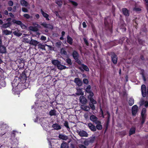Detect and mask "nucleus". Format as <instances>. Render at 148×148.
Returning a JSON list of instances; mask_svg holds the SVG:
<instances>
[{
	"label": "nucleus",
	"mask_w": 148,
	"mask_h": 148,
	"mask_svg": "<svg viewBox=\"0 0 148 148\" xmlns=\"http://www.w3.org/2000/svg\"><path fill=\"white\" fill-rule=\"evenodd\" d=\"M94 104H93V103H89V106L92 109V110H94L95 109V106L94 105Z\"/></svg>",
	"instance_id": "48"
},
{
	"label": "nucleus",
	"mask_w": 148,
	"mask_h": 148,
	"mask_svg": "<svg viewBox=\"0 0 148 148\" xmlns=\"http://www.w3.org/2000/svg\"><path fill=\"white\" fill-rule=\"evenodd\" d=\"M61 54H63L65 55H67V52L65 49L62 48L61 49Z\"/></svg>",
	"instance_id": "39"
},
{
	"label": "nucleus",
	"mask_w": 148,
	"mask_h": 148,
	"mask_svg": "<svg viewBox=\"0 0 148 148\" xmlns=\"http://www.w3.org/2000/svg\"><path fill=\"white\" fill-rule=\"evenodd\" d=\"M19 78L21 86H25V87L27 88L29 86V83L28 82H26L27 77L25 71L22 73Z\"/></svg>",
	"instance_id": "1"
},
{
	"label": "nucleus",
	"mask_w": 148,
	"mask_h": 148,
	"mask_svg": "<svg viewBox=\"0 0 148 148\" xmlns=\"http://www.w3.org/2000/svg\"><path fill=\"white\" fill-rule=\"evenodd\" d=\"M83 40L86 45L87 46H88L89 45V43L86 39L85 38H84Z\"/></svg>",
	"instance_id": "51"
},
{
	"label": "nucleus",
	"mask_w": 148,
	"mask_h": 148,
	"mask_svg": "<svg viewBox=\"0 0 148 148\" xmlns=\"http://www.w3.org/2000/svg\"><path fill=\"white\" fill-rule=\"evenodd\" d=\"M51 62L53 65L56 66L58 69L60 70L65 69L66 68L65 66L61 64L60 62L57 60H52Z\"/></svg>",
	"instance_id": "3"
},
{
	"label": "nucleus",
	"mask_w": 148,
	"mask_h": 148,
	"mask_svg": "<svg viewBox=\"0 0 148 148\" xmlns=\"http://www.w3.org/2000/svg\"><path fill=\"white\" fill-rule=\"evenodd\" d=\"M49 114L51 116H56V110L55 109L51 110L49 112Z\"/></svg>",
	"instance_id": "28"
},
{
	"label": "nucleus",
	"mask_w": 148,
	"mask_h": 148,
	"mask_svg": "<svg viewBox=\"0 0 148 148\" xmlns=\"http://www.w3.org/2000/svg\"><path fill=\"white\" fill-rule=\"evenodd\" d=\"M12 87V91L13 92L14 94L15 93V92L16 91L17 88L19 84H21V83L19 81V78L17 76L14 77V79L12 82L11 83Z\"/></svg>",
	"instance_id": "2"
},
{
	"label": "nucleus",
	"mask_w": 148,
	"mask_h": 148,
	"mask_svg": "<svg viewBox=\"0 0 148 148\" xmlns=\"http://www.w3.org/2000/svg\"><path fill=\"white\" fill-rule=\"evenodd\" d=\"M76 132L78 134L80 137H87L88 136V134L87 133V132L83 130H80L79 131V130H77L76 131Z\"/></svg>",
	"instance_id": "9"
},
{
	"label": "nucleus",
	"mask_w": 148,
	"mask_h": 148,
	"mask_svg": "<svg viewBox=\"0 0 148 148\" xmlns=\"http://www.w3.org/2000/svg\"><path fill=\"white\" fill-rule=\"evenodd\" d=\"M73 38L70 37L69 35L67 36L66 41L70 45H72L73 43Z\"/></svg>",
	"instance_id": "21"
},
{
	"label": "nucleus",
	"mask_w": 148,
	"mask_h": 148,
	"mask_svg": "<svg viewBox=\"0 0 148 148\" xmlns=\"http://www.w3.org/2000/svg\"><path fill=\"white\" fill-rule=\"evenodd\" d=\"M12 22L14 24H16L17 25H20L21 27L22 28L25 27V25L20 21L16 20L14 19L12 20Z\"/></svg>",
	"instance_id": "14"
},
{
	"label": "nucleus",
	"mask_w": 148,
	"mask_h": 148,
	"mask_svg": "<svg viewBox=\"0 0 148 148\" xmlns=\"http://www.w3.org/2000/svg\"><path fill=\"white\" fill-rule=\"evenodd\" d=\"M55 3L57 4L58 6L61 7L63 4L62 0H55Z\"/></svg>",
	"instance_id": "26"
},
{
	"label": "nucleus",
	"mask_w": 148,
	"mask_h": 148,
	"mask_svg": "<svg viewBox=\"0 0 148 148\" xmlns=\"http://www.w3.org/2000/svg\"><path fill=\"white\" fill-rule=\"evenodd\" d=\"M83 109L85 111H88L89 110L90 108L89 106H85Z\"/></svg>",
	"instance_id": "47"
},
{
	"label": "nucleus",
	"mask_w": 148,
	"mask_h": 148,
	"mask_svg": "<svg viewBox=\"0 0 148 148\" xmlns=\"http://www.w3.org/2000/svg\"><path fill=\"white\" fill-rule=\"evenodd\" d=\"M138 110V107L136 105H134L132 107V114L133 116L136 114Z\"/></svg>",
	"instance_id": "13"
},
{
	"label": "nucleus",
	"mask_w": 148,
	"mask_h": 148,
	"mask_svg": "<svg viewBox=\"0 0 148 148\" xmlns=\"http://www.w3.org/2000/svg\"><path fill=\"white\" fill-rule=\"evenodd\" d=\"M3 34L5 35H8L9 34V31L7 29L3 31Z\"/></svg>",
	"instance_id": "44"
},
{
	"label": "nucleus",
	"mask_w": 148,
	"mask_h": 148,
	"mask_svg": "<svg viewBox=\"0 0 148 148\" xmlns=\"http://www.w3.org/2000/svg\"><path fill=\"white\" fill-rule=\"evenodd\" d=\"M0 51L1 53H5L6 52L5 48L2 46H0Z\"/></svg>",
	"instance_id": "36"
},
{
	"label": "nucleus",
	"mask_w": 148,
	"mask_h": 148,
	"mask_svg": "<svg viewBox=\"0 0 148 148\" xmlns=\"http://www.w3.org/2000/svg\"><path fill=\"white\" fill-rule=\"evenodd\" d=\"M101 123H97V124H97L96 127V129H97L98 130H101L102 129V125H101Z\"/></svg>",
	"instance_id": "37"
},
{
	"label": "nucleus",
	"mask_w": 148,
	"mask_h": 148,
	"mask_svg": "<svg viewBox=\"0 0 148 148\" xmlns=\"http://www.w3.org/2000/svg\"><path fill=\"white\" fill-rule=\"evenodd\" d=\"M66 63L70 65H71L72 64V63L71 62V60L69 58H67L66 60Z\"/></svg>",
	"instance_id": "43"
},
{
	"label": "nucleus",
	"mask_w": 148,
	"mask_h": 148,
	"mask_svg": "<svg viewBox=\"0 0 148 148\" xmlns=\"http://www.w3.org/2000/svg\"><path fill=\"white\" fill-rule=\"evenodd\" d=\"M73 58L75 60V62L79 65L81 64V62L79 59V54L75 50H74L72 54Z\"/></svg>",
	"instance_id": "6"
},
{
	"label": "nucleus",
	"mask_w": 148,
	"mask_h": 148,
	"mask_svg": "<svg viewBox=\"0 0 148 148\" xmlns=\"http://www.w3.org/2000/svg\"><path fill=\"white\" fill-rule=\"evenodd\" d=\"M61 45V42H58L56 43V46L58 47H60Z\"/></svg>",
	"instance_id": "54"
},
{
	"label": "nucleus",
	"mask_w": 148,
	"mask_h": 148,
	"mask_svg": "<svg viewBox=\"0 0 148 148\" xmlns=\"http://www.w3.org/2000/svg\"><path fill=\"white\" fill-rule=\"evenodd\" d=\"M69 2H71L72 4L75 6H77L78 5L77 3L75 1L72 0H70Z\"/></svg>",
	"instance_id": "45"
},
{
	"label": "nucleus",
	"mask_w": 148,
	"mask_h": 148,
	"mask_svg": "<svg viewBox=\"0 0 148 148\" xmlns=\"http://www.w3.org/2000/svg\"><path fill=\"white\" fill-rule=\"evenodd\" d=\"M136 129L134 127L131 128L129 131V135L130 136L133 134H135V132Z\"/></svg>",
	"instance_id": "29"
},
{
	"label": "nucleus",
	"mask_w": 148,
	"mask_h": 148,
	"mask_svg": "<svg viewBox=\"0 0 148 148\" xmlns=\"http://www.w3.org/2000/svg\"><path fill=\"white\" fill-rule=\"evenodd\" d=\"M40 25L44 28H48L51 29H53V27L52 25L50 24H47L46 22H43Z\"/></svg>",
	"instance_id": "12"
},
{
	"label": "nucleus",
	"mask_w": 148,
	"mask_h": 148,
	"mask_svg": "<svg viewBox=\"0 0 148 148\" xmlns=\"http://www.w3.org/2000/svg\"><path fill=\"white\" fill-rule=\"evenodd\" d=\"M82 25L83 28H86L87 27V25H86V23L85 22H84L82 23Z\"/></svg>",
	"instance_id": "64"
},
{
	"label": "nucleus",
	"mask_w": 148,
	"mask_h": 148,
	"mask_svg": "<svg viewBox=\"0 0 148 148\" xmlns=\"http://www.w3.org/2000/svg\"><path fill=\"white\" fill-rule=\"evenodd\" d=\"M144 105V106L146 108H147L148 107V100L145 101Z\"/></svg>",
	"instance_id": "60"
},
{
	"label": "nucleus",
	"mask_w": 148,
	"mask_h": 148,
	"mask_svg": "<svg viewBox=\"0 0 148 148\" xmlns=\"http://www.w3.org/2000/svg\"><path fill=\"white\" fill-rule=\"evenodd\" d=\"M9 26V23H8L5 24L3 25V27L5 28H6L8 27Z\"/></svg>",
	"instance_id": "55"
},
{
	"label": "nucleus",
	"mask_w": 148,
	"mask_h": 148,
	"mask_svg": "<svg viewBox=\"0 0 148 148\" xmlns=\"http://www.w3.org/2000/svg\"><path fill=\"white\" fill-rule=\"evenodd\" d=\"M68 144L66 142L62 143L61 145V148H68Z\"/></svg>",
	"instance_id": "33"
},
{
	"label": "nucleus",
	"mask_w": 148,
	"mask_h": 148,
	"mask_svg": "<svg viewBox=\"0 0 148 148\" xmlns=\"http://www.w3.org/2000/svg\"><path fill=\"white\" fill-rule=\"evenodd\" d=\"M18 132L15 130H13L12 132H11V138H10L11 139H12V138H13V139L15 137V135L16 133H18Z\"/></svg>",
	"instance_id": "30"
},
{
	"label": "nucleus",
	"mask_w": 148,
	"mask_h": 148,
	"mask_svg": "<svg viewBox=\"0 0 148 148\" xmlns=\"http://www.w3.org/2000/svg\"><path fill=\"white\" fill-rule=\"evenodd\" d=\"M13 34L14 35L18 37H19L22 35V34L20 33L18 29L14 31L13 32Z\"/></svg>",
	"instance_id": "24"
},
{
	"label": "nucleus",
	"mask_w": 148,
	"mask_h": 148,
	"mask_svg": "<svg viewBox=\"0 0 148 148\" xmlns=\"http://www.w3.org/2000/svg\"><path fill=\"white\" fill-rule=\"evenodd\" d=\"M64 125L66 127L67 130L69 131V130H70V128L69 127V123L67 121H65L64 123Z\"/></svg>",
	"instance_id": "32"
},
{
	"label": "nucleus",
	"mask_w": 148,
	"mask_h": 148,
	"mask_svg": "<svg viewBox=\"0 0 148 148\" xmlns=\"http://www.w3.org/2000/svg\"><path fill=\"white\" fill-rule=\"evenodd\" d=\"M88 99H89L91 103H93V104H96L97 103V101L92 97H90V98H88Z\"/></svg>",
	"instance_id": "38"
},
{
	"label": "nucleus",
	"mask_w": 148,
	"mask_h": 148,
	"mask_svg": "<svg viewBox=\"0 0 148 148\" xmlns=\"http://www.w3.org/2000/svg\"><path fill=\"white\" fill-rule=\"evenodd\" d=\"M108 126H109V125H105V130L104 131V134H105L108 128Z\"/></svg>",
	"instance_id": "63"
},
{
	"label": "nucleus",
	"mask_w": 148,
	"mask_h": 148,
	"mask_svg": "<svg viewBox=\"0 0 148 148\" xmlns=\"http://www.w3.org/2000/svg\"><path fill=\"white\" fill-rule=\"evenodd\" d=\"M88 126L91 131L93 132L96 131V127L91 123H89L88 124Z\"/></svg>",
	"instance_id": "17"
},
{
	"label": "nucleus",
	"mask_w": 148,
	"mask_h": 148,
	"mask_svg": "<svg viewBox=\"0 0 148 148\" xmlns=\"http://www.w3.org/2000/svg\"><path fill=\"white\" fill-rule=\"evenodd\" d=\"M21 4L23 6L25 7L27 6L28 5V2L25 0H22L20 2Z\"/></svg>",
	"instance_id": "25"
},
{
	"label": "nucleus",
	"mask_w": 148,
	"mask_h": 148,
	"mask_svg": "<svg viewBox=\"0 0 148 148\" xmlns=\"http://www.w3.org/2000/svg\"><path fill=\"white\" fill-rule=\"evenodd\" d=\"M38 47L39 48L43 50H45V45H42L41 43H39L38 44Z\"/></svg>",
	"instance_id": "42"
},
{
	"label": "nucleus",
	"mask_w": 148,
	"mask_h": 148,
	"mask_svg": "<svg viewBox=\"0 0 148 148\" xmlns=\"http://www.w3.org/2000/svg\"><path fill=\"white\" fill-rule=\"evenodd\" d=\"M12 10V12H15L16 10V7L15 6L13 7V9L11 7H10V11Z\"/></svg>",
	"instance_id": "53"
},
{
	"label": "nucleus",
	"mask_w": 148,
	"mask_h": 148,
	"mask_svg": "<svg viewBox=\"0 0 148 148\" xmlns=\"http://www.w3.org/2000/svg\"><path fill=\"white\" fill-rule=\"evenodd\" d=\"M134 103V100L133 98H130L129 101V104L130 106H132Z\"/></svg>",
	"instance_id": "34"
},
{
	"label": "nucleus",
	"mask_w": 148,
	"mask_h": 148,
	"mask_svg": "<svg viewBox=\"0 0 148 148\" xmlns=\"http://www.w3.org/2000/svg\"><path fill=\"white\" fill-rule=\"evenodd\" d=\"M109 20L108 17H105L104 19V24L106 28L111 33L112 32V25L108 22V20Z\"/></svg>",
	"instance_id": "4"
},
{
	"label": "nucleus",
	"mask_w": 148,
	"mask_h": 148,
	"mask_svg": "<svg viewBox=\"0 0 148 148\" xmlns=\"http://www.w3.org/2000/svg\"><path fill=\"white\" fill-rule=\"evenodd\" d=\"M40 11L42 15L46 19L47 21H49V15L44 12L41 9H40Z\"/></svg>",
	"instance_id": "18"
},
{
	"label": "nucleus",
	"mask_w": 148,
	"mask_h": 148,
	"mask_svg": "<svg viewBox=\"0 0 148 148\" xmlns=\"http://www.w3.org/2000/svg\"><path fill=\"white\" fill-rule=\"evenodd\" d=\"M122 11L123 14L126 16H129V11L125 8H123L122 9Z\"/></svg>",
	"instance_id": "20"
},
{
	"label": "nucleus",
	"mask_w": 148,
	"mask_h": 148,
	"mask_svg": "<svg viewBox=\"0 0 148 148\" xmlns=\"http://www.w3.org/2000/svg\"><path fill=\"white\" fill-rule=\"evenodd\" d=\"M90 120L94 122L95 124L100 123L101 121L98 120L97 118L93 115H91L90 117Z\"/></svg>",
	"instance_id": "10"
},
{
	"label": "nucleus",
	"mask_w": 148,
	"mask_h": 148,
	"mask_svg": "<svg viewBox=\"0 0 148 148\" xmlns=\"http://www.w3.org/2000/svg\"><path fill=\"white\" fill-rule=\"evenodd\" d=\"M52 127H53L55 130H60L61 129V127L58 124L56 123L53 124L52 126Z\"/></svg>",
	"instance_id": "22"
},
{
	"label": "nucleus",
	"mask_w": 148,
	"mask_h": 148,
	"mask_svg": "<svg viewBox=\"0 0 148 148\" xmlns=\"http://www.w3.org/2000/svg\"><path fill=\"white\" fill-rule=\"evenodd\" d=\"M40 39L42 40L45 41L46 40V37L45 36H42L41 37Z\"/></svg>",
	"instance_id": "61"
},
{
	"label": "nucleus",
	"mask_w": 148,
	"mask_h": 148,
	"mask_svg": "<svg viewBox=\"0 0 148 148\" xmlns=\"http://www.w3.org/2000/svg\"><path fill=\"white\" fill-rule=\"evenodd\" d=\"M100 112L101 113V116L103 118H104V115L103 112V110H102V109L101 107H100ZM107 114L108 115V116L107 117V119L106 122V125H109V123L110 121V114L109 112L108 111H106V114H105V115H106V114Z\"/></svg>",
	"instance_id": "7"
},
{
	"label": "nucleus",
	"mask_w": 148,
	"mask_h": 148,
	"mask_svg": "<svg viewBox=\"0 0 148 148\" xmlns=\"http://www.w3.org/2000/svg\"><path fill=\"white\" fill-rule=\"evenodd\" d=\"M143 1L145 2L146 9L148 11V0H143Z\"/></svg>",
	"instance_id": "52"
},
{
	"label": "nucleus",
	"mask_w": 148,
	"mask_h": 148,
	"mask_svg": "<svg viewBox=\"0 0 148 148\" xmlns=\"http://www.w3.org/2000/svg\"><path fill=\"white\" fill-rule=\"evenodd\" d=\"M76 94L77 95H82L84 94V92H82L81 89L79 88L77 89V92L76 93Z\"/></svg>",
	"instance_id": "31"
},
{
	"label": "nucleus",
	"mask_w": 148,
	"mask_h": 148,
	"mask_svg": "<svg viewBox=\"0 0 148 148\" xmlns=\"http://www.w3.org/2000/svg\"><path fill=\"white\" fill-rule=\"evenodd\" d=\"M95 138L96 137L95 136L92 137L90 138L88 140L89 141L90 143H92L94 142V141L95 139Z\"/></svg>",
	"instance_id": "35"
},
{
	"label": "nucleus",
	"mask_w": 148,
	"mask_h": 148,
	"mask_svg": "<svg viewBox=\"0 0 148 148\" xmlns=\"http://www.w3.org/2000/svg\"><path fill=\"white\" fill-rule=\"evenodd\" d=\"M134 10L136 12H140L141 10V9L140 8L135 7L134 8Z\"/></svg>",
	"instance_id": "57"
},
{
	"label": "nucleus",
	"mask_w": 148,
	"mask_h": 148,
	"mask_svg": "<svg viewBox=\"0 0 148 148\" xmlns=\"http://www.w3.org/2000/svg\"><path fill=\"white\" fill-rule=\"evenodd\" d=\"M110 55L111 58V60L114 64H115L117 61V56L114 52H111Z\"/></svg>",
	"instance_id": "8"
},
{
	"label": "nucleus",
	"mask_w": 148,
	"mask_h": 148,
	"mask_svg": "<svg viewBox=\"0 0 148 148\" xmlns=\"http://www.w3.org/2000/svg\"><path fill=\"white\" fill-rule=\"evenodd\" d=\"M141 93L143 97H145L147 95V89L146 86L144 84H143L141 87Z\"/></svg>",
	"instance_id": "11"
},
{
	"label": "nucleus",
	"mask_w": 148,
	"mask_h": 148,
	"mask_svg": "<svg viewBox=\"0 0 148 148\" xmlns=\"http://www.w3.org/2000/svg\"><path fill=\"white\" fill-rule=\"evenodd\" d=\"M90 144V143L88 140H85L84 142V144L85 146H88Z\"/></svg>",
	"instance_id": "49"
},
{
	"label": "nucleus",
	"mask_w": 148,
	"mask_h": 148,
	"mask_svg": "<svg viewBox=\"0 0 148 148\" xmlns=\"http://www.w3.org/2000/svg\"><path fill=\"white\" fill-rule=\"evenodd\" d=\"M145 101L144 100H142L140 101L139 102V104L140 106H141L144 105Z\"/></svg>",
	"instance_id": "59"
},
{
	"label": "nucleus",
	"mask_w": 148,
	"mask_h": 148,
	"mask_svg": "<svg viewBox=\"0 0 148 148\" xmlns=\"http://www.w3.org/2000/svg\"><path fill=\"white\" fill-rule=\"evenodd\" d=\"M88 93H89V95L88 96V98H90V97H92L94 96V93L92 91Z\"/></svg>",
	"instance_id": "50"
},
{
	"label": "nucleus",
	"mask_w": 148,
	"mask_h": 148,
	"mask_svg": "<svg viewBox=\"0 0 148 148\" xmlns=\"http://www.w3.org/2000/svg\"><path fill=\"white\" fill-rule=\"evenodd\" d=\"M23 17L25 18L28 19L31 18L30 15L27 14H25L23 15Z\"/></svg>",
	"instance_id": "46"
},
{
	"label": "nucleus",
	"mask_w": 148,
	"mask_h": 148,
	"mask_svg": "<svg viewBox=\"0 0 148 148\" xmlns=\"http://www.w3.org/2000/svg\"><path fill=\"white\" fill-rule=\"evenodd\" d=\"M91 87L90 85H88L85 89L86 92L87 93L92 91L91 90Z\"/></svg>",
	"instance_id": "41"
},
{
	"label": "nucleus",
	"mask_w": 148,
	"mask_h": 148,
	"mask_svg": "<svg viewBox=\"0 0 148 148\" xmlns=\"http://www.w3.org/2000/svg\"><path fill=\"white\" fill-rule=\"evenodd\" d=\"M22 11L24 12H28V9L25 8H22Z\"/></svg>",
	"instance_id": "58"
},
{
	"label": "nucleus",
	"mask_w": 148,
	"mask_h": 148,
	"mask_svg": "<svg viewBox=\"0 0 148 148\" xmlns=\"http://www.w3.org/2000/svg\"><path fill=\"white\" fill-rule=\"evenodd\" d=\"M83 82L84 84H88L89 82L87 79L84 78L83 79Z\"/></svg>",
	"instance_id": "56"
},
{
	"label": "nucleus",
	"mask_w": 148,
	"mask_h": 148,
	"mask_svg": "<svg viewBox=\"0 0 148 148\" xmlns=\"http://www.w3.org/2000/svg\"><path fill=\"white\" fill-rule=\"evenodd\" d=\"M79 100L81 103L83 105H86L87 102V100L86 97L83 96H80Z\"/></svg>",
	"instance_id": "15"
},
{
	"label": "nucleus",
	"mask_w": 148,
	"mask_h": 148,
	"mask_svg": "<svg viewBox=\"0 0 148 148\" xmlns=\"http://www.w3.org/2000/svg\"><path fill=\"white\" fill-rule=\"evenodd\" d=\"M79 148H87L86 147L85 145L82 144H80L79 145Z\"/></svg>",
	"instance_id": "62"
},
{
	"label": "nucleus",
	"mask_w": 148,
	"mask_h": 148,
	"mask_svg": "<svg viewBox=\"0 0 148 148\" xmlns=\"http://www.w3.org/2000/svg\"><path fill=\"white\" fill-rule=\"evenodd\" d=\"M30 29L31 30L34 32H36L38 31V28L36 27H30Z\"/></svg>",
	"instance_id": "40"
},
{
	"label": "nucleus",
	"mask_w": 148,
	"mask_h": 148,
	"mask_svg": "<svg viewBox=\"0 0 148 148\" xmlns=\"http://www.w3.org/2000/svg\"><path fill=\"white\" fill-rule=\"evenodd\" d=\"M59 138L62 139L66 140L68 139V137L64 135L60 134L59 136Z\"/></svg>",
	"instance_id": "23"
},
{
	"label": "nucleus",
	"mask_w": 148,
	"mask_h": 148,
	"mask_svg": "<svg viewBox=\"0 0 148 148\" xmlns=\"http://www.w3.org/2000/svg\"><path fill=\"white\" fill-rule=\"evenodd\" d=\"M147 114H146V109L145 108H143L141 112V117L140 120L141 121V123L143 124L145 122Z\"/></svg>",
	"instance_id": "5"
},
{
	"label": "nucleus",
	"mask_w": 148,
	"mask_h": 148,
	"mask_svg": "<svg viewBox=\"0 0 148 148\" xmlns=\"http://www.w3.org/2000/svg\"><path fill=\"white\" fill-rule=\"evenodd\" d=\"M74 82L79 86L82 85V82L79 78H75L74 79Z\"/></svg>",
	"instance_id": "16"
},
{
	"label": "nucleus",
	"mask_w": 148,
	"mask_h": 148,
	"mask_svg": "<svg viewBox=\"0 0 148 148\" xmlns=\"http://www.w3.org/2000/svg\"><path fill=\"white\" fill-rule=\"evenodd\" d=\"M29 43L30 45L36 46L38 44L39 42L36 40L32 39L31 38V40Z\"/></svg>",
	"instance_id": "19"
},
{
	"label": "nucleus",
	"mask_w": 148,
	"mask_h": 148,
	"mask_svg": "<svg viewBox=\"0 0 148 148\" xmlns=\"http://www.w3.org/2000/svg\"><path fill=\"white\" fill-rule=\"evenodd\" d=\"M81 65L82 68L85 71L88 72L89 71V69L88 66L83 64H80Z\"/></svg>",
	"instance_id": "27"
}]
</instances>
